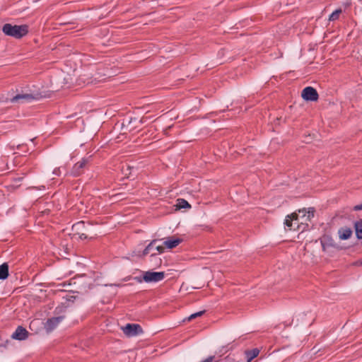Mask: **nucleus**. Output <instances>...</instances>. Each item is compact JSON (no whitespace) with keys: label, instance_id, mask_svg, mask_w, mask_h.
Here are the masks:
<instances>
[{"label":"nucleus","instance_id":"4","mask_svg":"<svg viewBox=\"0 0 362 362\" xmlns=\"http://www.w3.org/2000/svg\"><path fill=\"white\" fill-rule=\"evenodd\" d=\"M301 96L307 101H317L319 97L317 90L311 86L305 88L302 91Z\"/></svg>","mask_w":362,"mask_h":362},{"label":"nucleus","instance_id":"27","mask_svg":"<svg viewBox=\"0 0 362 362\" xmlns=\"http://www.w3.org/2000/svg\"><path fill=\"white\" fill-rule=\"evenodd\" d=\"M53 173L56 175H60V170L59 168H56L54 169V170L53 171Z\"/></svg>","mask_w":362,"mask_h":362},{"label":"nucleus","instance_id":"16","mask_svg":"<svg viewBox=\"0 0 362 362\" xmlns=\"http://www.w3.org/2000/svg\"><path fill=\"white\" fill-rule=\"evenodd\" d=\"M355 230L356 237L358 239H362V219L355 223Z\"/></svg>","mask_w":362,"mask_h":362},{"label":"nucleus","instance_id":"25","mask_svg":"<svg viewBox=\"0 0 362 362\" xmlns=\"http://www.w3.org/2000/svg\"><path fill=\"white\" fill-rule=\"evenodd\" d=\"M156 249L157 251H158L159 253H162L164 252V247L162 246H156Z\"/></svg>","mask_w":362,"mask_h":362},{"label":"nucleus","instance_id":"14","mask_svg":"<svg viewBox=\"0 0 362 362\" xmlns=\"http://www.w3.org/2000/svg\"><path fill=\"white\" fill-rule=\"evenodd\" d=\"M298 214L297 213H293L291 215H288L285 219L284 224L289 228V230H291L292 227V221H297L298 220Z\"/></svg>","mask_w":362,"mask_h":362},{"label":"nucleus","instance_id":"19","mask_svg":"<svg viewBox=\"0 0 362 362\" xmlns=\"http://www.w3.org/2000/svg\"><path fill=\"white\" fill-rule=\"evenodd\" d=\"M341 12H342L341 9H340V8L337 9L329 16V21H335V20L338 19L339 17V15L341 13Z\"/></svg>","mask_w":362,"mask_h":362},{"label":"nucleus","instance_id":"24","mask_svg":"<svg viewBox=\"0 0 362 362\" xmlns=\"http://www.w3.org/2000/svg\"><path fill=\"white\" fill-rule=\"evenodd\" d=\"M354 211H360V210H362V203H361V204H360L356 205V206L354 207Z\"/></svg>","mask_w":362,"mask_h":362},{"label":"nucleus","instance_id":"11","mask_svg":"<svg viewBox=\"0 0 362 362\" xmlns=\"http://www.w3.org/2000/svg\"><path fill=\"white\" fill-rule=\"evenodd\" d=\"M259 352L260 350L257 348L245 350V355L247 359V362H251L254 358L258 356Z\"/></svg>","mask_w":362,"mask_h":362},{"label":"nucleus","instance_id":"3","mask_svg":"<svg viewBox=\"0 0 362 362\" xmlns=\"http://www.w3.org/2000/svg\"><path fill=\"white\" fill-rule=\"evenodd\" d=\"M122 329L128 337L136 336L143 333L141 327L138 324H127Z\"/></svg>","mask_w":362,"mask_h":362},{"label":"nucleus","instance_id":"22","mask_svg":"<svg viewBox=\"0 0 362 362\" xmlns=\"http://www.w3.org/2000/svg\"><path fill=\"white\" fill-rule=\"evenodd\" d=\"M64 311H65V307L62 305V306L57 307L54 312L56 314H61V313H64Z\"/></svg>","mask_w":362,"mask_h":362},{"label":"nucleus","instance_id":"26","mask_svg":"<svg viewBox=\"0 0 362 362\" xmlns=\"http://www.w3.org/2000/svg\"><path fill=\"white\" fill-rule=\"evenodd\" d=\"M79 238L82 240L86 239L88 236L85 233H80Z\"/></svg>","mask_w":362,"mask_h":362},{"label":"nucleus","instance_id":"20","mask_svg":"<svg viewBox=\"0 0 362 362\" xmlns=\"http://www.w3.org/2000/svg\"><path fill=\"white\" fill-rule=\"evenodd\" d=\"M204 313V311H199V312H197L196 313H194V314H192L189 317H188V321H190L194 318H196L197 317H200L202 316L203 314Z\"/></svg>","mask_w":362,"mask_h":362},{"label":"nucleus","instance_id":"15","mask_svg":"<svg viewBox=\"0 0 362 362\" xmlns=\"http://www.w3.org/2000/svg\"><path fill=\"white\" fill-rule=\"evenodd\" d=\"M8 276V265L4 263L0 265V279L4 280Z\"/></svg>","mask_w":362,"mask_h":362},{"label":"nucleus","instance_id":"2","mask_svg":"<svg viewBox=\"0 0 362 362\" xmlns=\"http://www.w3.org/2000/svg\"><path fill=\"white\" fill-rule=\"evenodd\" d=\"M165 277L163 272H151L148 271L144 273L143 279L145 282H158L162 281Z\"/></svg>","mask_w":362,"mask_h":362},{"label":"nucleus","instance_id":"28","mask_svg":"<svg viewBox=\"0 0 362 362\" xmlns=\"http://www.w3.org/2000/svg\"><path fill=\"white\" fill-rule=\"evenodd\" d=\"M356 264H357V265H362V262H361L360 263L356 262Z\"/></svg>","mask_w":362,"mask_h":362},{"label":"nucleus","instance_id":"17","mask_svg":"<svg viewBox=\"0 0 362 362\" xmlns=\"http://www.w3.org/2000/svg\"><path fill=\"white\" fill-rule=\"evenodd\" d=\"M177 209H187L191 208L190 204L183 199H177V204L176 205Z\"/></svg>","mask_w":362,"mask_h":362},{"label":"nucleus","instance_id":"18","mask_svg":"<svg viewBox=\"0 0 362 362\" xmlns=\"http://www.w3.org/2000/svg\"><path fill=\"white\" fill-rule=\"evenodd\" d=\"M157 242V240H152L146 247V248L144 249V252H143V255H146L148 254H149L150 252V250L153 247L154 245L156 244V243Z\"/></svg>","mask_w":362,"mask_h":362},{"label":"nucleus","instance_id":"6","mask_svg":"<svg viewBox=\"0 0 362 362\" xmlns=\"http://www.w3.org/2000/svg\"><path fill=\"white\" fill-rule=\"evenodd\" d=\"M320 243L324 251H327L330 247H338L337 244L335 243L334 240L329 235H324L320 238Z\"/></svg>","mask_w":362,"mask_h":362},{"label":"nucleus","instance_id":"13","mask_svg":"<svg viewBox=\"0 0 362 362\" xmlns=\"http://www.w3.org/2000/svg\"><path fill=\"white\" fill-rule=\"evenodd\" d=\"M298 213L302 214L303 217L306 216V221H310V219L314 216L315 209L314 208H308V210L306 209H299Z\"/></svg>","mask_w":362,"mask_h":362},{"label":"nucleus","instance_id":"5","mask_svg":"<svg viewBox=\"0 0 362 362\" xmlns=\"http://www.w3.org/2000/svg\"><path fill=\"white\" fill-rule=\"evenodd\" d=\"M41 96L40 94L33 95V94H17L14 97L11 99V103H24V102H30L33 100H38Z\"/></svg>","mask_w":362,"mask_h":362},{"label":"nucleus","instance_id":"1","mask_svg":"<svg viewBox=\"0 0 362 362\" xmlns=\"http://www.w3.org/2000/svg\"><path fill=\"white\" fill-rule=\"evenodd\" d=\"M2 32L7 36L21 39L28 34V26L27 25H13L10 23H6L2 27Z\"/></svg>","mask_w":362,"mask_h":362},{"label":"nucleus","instance_id":"10","mask_svg":"<svg viewBox=\"0 0 362 362\" xmlns=\"http://www.w3.org/2000/svg\"><path fill=\"white\" fill-rule=\"evenodd\" d=\"M182 242V239L175 237H170L165 241H164V245L169 249H173L177 247L180 243Z\"/></svg>","mask_w":362,"mask_h":362},{"label":"nucleus","instance_id":"8","mask_svg":"<svg viewBox=\"0 0 362 362\" xmlns=\"http://www.w3.org/2000/svg\"><path fill=\"white\" fill-rule=\"evenodd\" d=\"M11 337L17 340H25L28 337V332L23 327L18 326Z\"/></svg>","mask_w":362,"mask_h":362},{"label":"nucleus","instance_id":"9","mask_svg":"<svg viewBox=\"0 0 362 362\" xmlns=\"http://www.w3.org/2000/svg\"><path fill=\"white\" fill-rule=\"evenodd\" d=\"M86 163H87V161L85 159H83L81 161H78V163H76L74 165V167L71 170V174L75 177H77V176H79L80 175H81V173L83 172V169L86 166Z\"/></svg>","mask_w":362,"mask_h":362},{"label":"nucleus","instance_id":"23","mask_svg":"<svg viewBox=\"0 0 362 362\" xmlns=\"http://www.w3.org/2000/svg\"><path fill=\"white\" fill-rule=\"evenodd\" d=\"M214 359V356H209L208 358H206V359H204V361H201V362H212Z\"/></svg>","mask_w":362,"mask_h":362},{"label":"nucleus","instance_id":"7","mask_svg":"<svg viewBox=\"0 0 362 362\" xmlns=\"http://www.w3.org/2000/svg\"><path fill=\"white\" fill-rule=\"evenodd\" d=\"M64 319V316L52 317L47 320L45 324V329L47 332H51Z\"/></svg>","mask_w":362,"mask_h":362},{"label":"nucleus","instance_id":"12","mask_svg":"<svg viewBox=\"0 0 362 362\" xmlns=\"http://www.w3.org/2000/svg\"><path fill=\"white\" fill-rule=\"evenodd\" d=\"M338 233L341 240H347L351 237L352 230L349 228H341L339 230Z\"/></svg>","mask_w":362,"mask_h":362},{"label":"nucleus","instance_id":"21","mask_svg":"<svg viewBox=\"0 0 362 362\" xmlns=\"http://www.w3.org/2000/svg\"><path fill=\"white\" fill-rule=\"evenodd\" d=\"M84 222L83 221H79L76 223H75L74 226H73V229L76 230H79L80 228H81L82 227L84 226Z\"/></svg>","mask_w":362,"mask_h":362}]
</instances>
